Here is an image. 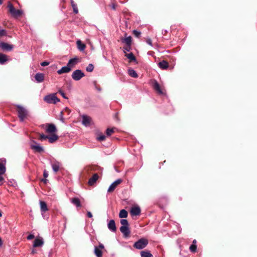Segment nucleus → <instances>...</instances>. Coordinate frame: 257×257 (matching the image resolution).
Masks as SVG:
<instances>
[{"instance_id":"4","label":"nucleus","mask_w":257,"mask_h":257,"mask_svg":"<svg viewBox=\"0 0 257 257\" xmlns=\"http://www.w3.org/2000/svg\"><path fill=\"white\" fill-rule=\"evenodd\" d=\"M42 127L45 128L46 133L50 134H54L57 131L56 126L53 123H46L43 124Z\"/></svg>"},{"instance_id":"36","label":"nucleus","mask_w":257,"mask_h":257,"mask_svg":"<svg viewBox=\"0 0 257 257\" xmlns=\"http://www.w3.org/2000/svg\"><path fill=\"white\" fill-rule=\"evenodd\" d=\"M121 226H128V223L126 219H123L120 220Z\"/></svg>"},{"instance_id":"53","label":"nucleus","mask_w":257,"mask_h":257,"mask_svg":"<svg viewBox=\"0 0 257 257\" xmlns=\"http://www.w3.org/2000/svg\"><path fill=\"white\" fill-rule=\"evenodd\" d=\"M196 243V240L195 239H194L193 241V244H195V243Z\"/></svg>"},{"instance_id":"43","label":"nucleus","mask_w":257,"mask_h":257,"mask_svg":"<svg viewBox=\"0 0 257 257\" xmlns=\"http://www.w3.org/2000/svg\"><path fill=\"white\" fill-rule=\"evenodd\" d=\"M147 43L151 46H153L152 40L150 38H147L146 40Z\"/></svg>"},{"instance_id":"16","label":"nucleus","mask_w":257,"mask_h":257,"mask_svg":"<svg viewBox=\"0 0 257 257\" xmlns=\"http://www.w3.org/2000/svg\"><path fill=\"white\" fill-rule=\"evenodd\" d=\"M44 244L43 239L42 238H37L33 244V246L35 247L42 246Z\"/></svg>"},{"instance_id":"19","label":"nucleus","mask_w":257,"mask_h":257,"mask_svg":"<svg viewBox=\"0 0 257 257\" xmlns=\"http://www.w3.org/2000/svg\"><path fill=\"white\" fill-rule=\"evenodd\" d=\"M78 63V59L77 58H74L73 59H71L69 60L67 63V65L71 68V69L75 66V65Z\"/></svg>"},{"instance_id":"45","label":"nucleus","mask_w":257,"mask_h":257,"mask_svg":"<svg viewBox=\"0 0 257 257\" xmlns=\"http://www.w3.org/2000/svg\"><path fill=\"white\" fill-rule=\"evenodd\" d=\"M35 237L34 235L33 234H30L27 236V239L28 240H31L33 239Z\"/></svg>"},{"instance_id":"28","label":"nucleus","mask_w":257,"mask_h":257,"mask_svg":"<svg viewBox=\"0 0 257 257\" xmlns=\"http://www.w3.org/2000/svg\"><path fill=\"white\" fill-rule=\"evenodd\" d=\"M127 212L125 210L122 209L119 212V217L120 218H126L127 216Z\"/></svg>"},{"instance_id":"1","label":"nucleus","mask_w":257,"mask_h":257,"mask_svg":"<svg viewBox=\"0 0 257 257\" xmlns=\"http://www.w3.org/2000/svg\"><path fill=\"white\" fill-rule=\"evenodd\" d=\"M8 8L9 10L10 13L11 15L14 17H19L21 16L23 12L22 10H16L13 5L11 3H9L8 5Z\"/></svg>"},{"instance_id":"12","label":"nucleus","mask_w":257,"mask_h":257,"mask_svg":"<svg viewBox=\"0 0 257 257\" xmlns=\"http://www.w3.org/2000/svg\"><path fill=\"white\" fill-rule=\"evenodd\" d=\"M131 214L132 216H137L141 213V209L138 206H134L131 209Z\"/></svg>"},{"instance_id":"31","label":"nucleus","mask_w":257,"mask_h":257,"mask_svg":"<svg viewBox=\"0 0 257 257\" xmlns=\"http://www.w3.org/2000/svg\"><path fill=\"white\" fill-rule=\"evenodd\" d=\"M123 42L125 43L127 46H131L132 43V38L131 36L126 37L123 40Z\"/></svg>"},{"instance_id":"10","label":"nucleus","mask_w":257,"mask_h":257,"mask_svg":"<svg viewBox=\"0 0 257 257\" xmlns=\"http://www.w3.org/2000/svg\"><path fill=\"white\" fill-rule=\"evenodd\" d=\"M104 248V245L100 243L98 246H95L94 253L97 257H102V252L101 249Z\"/></svg>"},{"instance_id":"51","label":"nucleus","mask_w":257,"mask_h":257,"mask_svg":"<svg viewBox=\"0 0 257 257\" xmlns=\"http://www.w3.org/2000/svg\"><path fill=\"white\" fill-rule=\"evenodd\" d=\"M111 8L112 9H113V10H115L116 9V7H115V5L113 4L112 5H111Z\"/></svg>"},{"instance_id":"2","label":"nucleus","mask_w":257,"mask_h":257,"mask_svg":"<svg viewBox=\"0 0 257 257\" xmlns=\"http://www.w3.org/2000/svg\"><path fill=\"white\" fill-rule=\"evenodd\" d=\"M44 100L48 103L56 104L60 101V99L57 97L56 94H51L46 96Z\"/></svg>"},{"instance_id":"56","label":"nucleus","mask_w":257,"mask_h":257,"mask_svg":"<svg viewBox=\"0 0 257 257\" xmlns=\"http://www.w3.org/2000/svg\"><path fill=\"white\" fill-rule=\"evenodd\" d=\"M2 216V212H0V217Z\"/></svg>"},{"instance_id":"37","label":"nucleus","mask_w":257,"mask_h":257,"mask_svg":"<svg viewBox=\"0 0 257 257\" xmlns=\"http://www.w3.org/2000/svg\"><path fill=\"white\" fill-rule=\"evenodd\" d=\"M189 249L191 252H195L197 249V246L196 244H192L190 245Z\"/></svg>"},{"instance_id":"22","label":"nucleus","mask_w":257,"mask_h":257,"mask_svg":"<svg viewBox=\"0 0 257 257\" xmlns=\"http://www.w3.org/2000/svg\"><path fill=\"white\" fill-rule=\"evenodd\" d=\"M154 89L157 91V92L160 94H162L163 93L159 84L155 81L153 84Z\"/></svg>"},{"instance_id":"47","label":"nucleus","mask_w":257,"mask_h":257,"mask_svg":"<svg viewBox=\"0 0 257 257\" xmlns=\"http://www.w3.org/2000/svg\"><path fill=\"white\" fill-rule=\"evenodd\" d=\"M130 46H128L126 48H124L123 49V52L124 53L126 54V51H130Z\"/></svg>"},{"instance_id":"35","label":"nucleus","mask_w":257,"mask_h":257,"mask_svg":"<svg viewBox=\"0 0 257 257\" xmlns=\"http://www.w3.org/2000/svg\"><path fill=\"white\" fill-rule=\"evenodd\" d=\"M94 69V66L92 64H89L86 67V70L87 72H91Z\"/></svg>"},{"instance_id":"18","label":"nucleus","mask_w":257,"mask_h":257,"mask_svg":"<svg viewBox=\"0 0 257 257\" xmlns=\"http://www.w3.org/2000/svg\"><path fill=\"white\" fill-rule=\"evenodd\" d=\"M40 205L41 211L42 215H43L44 213L46 212L48 210V209L46 203L43 201H40Z\"/></svg>"},{"instance_id":"25","label":"nucleus","mask_w":257,"mask_h":257,"mask_svg":"<svg viewBox=\"0 0 257 257\" xmlns=\"http://www.w3.org/2000/svg\"><path fill=\"white\" fill-rule=\"evenodd\" d=\"M77 45L78 49L81 51H83L86 47L85 45L82 43L80 40L77 41Z\"/></svg>"},{"instance_id":"3","label":"nucleus","mask_w":257,"mask_h":257,"mask_svg":"<svg viewBox=\"0 0 257 257\" xmlns=\"http://www.w3.org/2000/svg\"><path fill=\"white\" fill-rule=\"evenodd\" d=\"M148 244V241L146 238H141L136 242L134 246L137 249H141L145 248Z\"/></svg>"},{"instance_id":"30","label":"nucleus","mask_w":257,"mask_h":257,"mask_svg":"<svg viewBox=\"0 0 257 257\" xmlns=\"http://www.w3.org/2000/svg\"><path fill=\"white\" fill-rule=\"evenodd\" d=\"M125 56L130 60L133 61H136V59L132 53L128 54H125Z\"/></svg>"},{"instance_id":"49","label":"nucleus","mask_w":257,"mask_h":257,"mask_svg":"<svg viewBox=\"0 0 257 257\" xmlns=\"http://www.w3.org/2000/svg\"><path fill=\"white\" fill-rule=\"evenodd\" d=\"M4 178L3 177L0 176V186L2 185L3 183Z\"/></svg>"},{"instance_id":"44","label":"nucleus","mask_w":257,"mask_h":257,"mask_svg":"<svg viewBox=\"0 0 257 257\" xmlns=\"http://www.w3.org/2000/svg\"><path fill=\"white\" fill-rule=\"evenodd\" d=\"M49 62L47 61H44L41 63V65L42 66H46L49 64Z\"/></svg>"},{"instance_id":"52","label":"nucleus","mask_w":257,"mask_h":257,"mask_svg":"<svg viewBox=\"0 0 257 257\" xmlns=\"http://www.w3.org/2000/svg\"><path fill=\"white\" fill-rule=\"evenodd\" d=\"M42 181H43L44 183H46L48 180L46 179V178H45L42 179Z\"/></svg>"},{"instance_id":"39","label":"nucleus","mask_w":257,"mask_h":257,"mask_svg":"<svg viewBox=\"0 0 257 257\" xmlns=\"http://www.w3.org/2000/svg\"><path fill=\"white\" fill-rule=\"evenodd\" d=\"M40 140H41V141L45 140L46 139H48V137H49L48 136L45 135L43 134H40Z\"/></svg>"},{"instance_id":"55","label":"nucleus","mask_w":257,"mask_h":257,"mask_svg":"<svg viewBox=\"0 0 257 257\" xmlns=\"http://www.w3.org/2000/svg\"><path fill=\"white\" fill-rule=\"evenodd\" d=\"M3 0H0V5H2L3 4Z\"/></svg>"},{"instance_id":"40","label":"nucleus","mask_w":257,"mask_h":257,"mask_svg":"<svg viewBox=\"0 0 257 257\" xmlns=\"http://www.w3.org/2000/svg\"><path fill=\"white\" fill-rule=\"evenodd\" d=\"M133 34L134 35L137 37H139L141 35V32L139 31H138L137 30H134L133 31Z\"/></svg>"},{"instance_id":"14","label":"nucleus","mask_w":257,"mask_h":257,"mask_svg":"<svg viewBox=\"0 0 257 257\" xmlns=\"http://www.w3.org/2000/svg\"><path fill=\"white\" fill-rule=\"evenodd\" d=\"M91 121V118L87 115L82 116V124L85 126H88L90 125Z\"/></svg>"},{"instance_id":"26","label":"nucleus","mask_w":257,"mask_h":257,"mask_svg":"<svg viewBox=\"0 0 257 257\" xmlns=\"http://www.w3.org/2000/svg\"><path fill=\"white\" fill-rule=\"evenodd\" d=\"M7 61V56L5 54L0 53V64H4Z\"/></svg>"},{"instance_id":"9","label":"nucleus","mask_w":257,"mask_h":257,"mask_svg":"<svg viewBox=\"0 0 257 257\" xmlns=\"http://www.w3.org/2000/svg\"><path fill=\"white\" fill-rule=\"evenodd\" d=\"M51 165L55 173H57L60 169L62 166L61 163L57 161H51Z\"/></svg>"},{"instance_id":"8","label":"nucleus","mask_w":257,"mask_h":257,"mask_svg":"<svg viewBox=\"0 0 257 257\" xmlns=\"http://www.w3.org/2000/svg\"><path fill=\"white\" fill-rule=\"evenodd\" d=\"M14 48V46L7 43L0 42V49L3 51H10Z\"/></svg>"},{"instance_id":"38","label":"nucleus","mask_w":257,"mask_h":257,"mask_svg":"<svg viewBox=\"0 0 257 257\" xmlns=\"http://www.w3.org/2000/svg\"><path fill=\"white\" fill-rule=\"evenodd\" d=\"M114 132V131H113V129L112 128H107L106 130V135L108 136H110V135H111V134Z\"/></svg>"},{"instance_id":"17","label":"nucleus","mask_w":257,"mask_h":257,"mask_svg":"<svg viewBox=\"0 0 257 257\" xmlns=\"http://www.w3.org/2000/svg\"><path fill=\"white\" fill-rule=\"evenodd\" d=\"M108 229L112 232H115L116 230L115 221L114 220H110L108 223Z\"/></svg>"},{"instance_id":"27","label":"nucleus","mask_w":257,"mask_h":257,"mask_svg":"<svg viewBox=\"0 0 257 257\" xmlns=\"http://www.w3.org/2000/svg\"><path fill=\"white\" fill-rule=\"evenodd\" d=\"M71 202L75 204L77 207H81V205L79 198H74L72 199Z\"/></svg>"},{"instance_id":"46","label":"nucleus","mask_w":257,"mask_h":257,"mask_svg":"<svg viewBox=\"0 0 257 257\" xmlns=\"http://www.w3.org/2000/svg\"><path fill=\"white\" fill-rule=\"evenodd\" d=\"M48 175H49V174H48V171H47L46 170H44V174H43L44 177L45 178H47V177H48Z\"/></svg>"},{"instance_id":"7","label":"nucleus","mask_w":257,"mask_h":257,"mask_svg":"<svg viewBox=\"0 0 257 257\" xmlns=\"http://www.w3.org/2000/svg\"><path fill=\"white\" fill-rule=\"evenodd\" d=\"M30 146L31 148L36 152L42 153L44 151L43 147L41 146L39 144L35 141H33Z\"/></svg>"},{"instance_id":"20","label":"nucleus","mask_w":257,"mask_h":257,"mask_svg":"<svg viewBox=\"0 0 257 257\" xmlns=\"http://www.w3.org/2000/svg\"><path fill=\"white\" fill-rule=\"evenodd\" d=\"M99 176L97 174H94L91 178H90L88 181V184L89 185H93L96 181L98 180Z\"/></svg>"},{"instance_id":"21","label":"nucleus","mask_w":257,"mask_h":257,"mask_svg":"<svg viewBox=\"0 0 257 257\" xmlns=\"http://www.w3.org/2000/svg\"><path fill=\"white\" fill-rule=\"evenodd\" d=\"M35 78L38 83H41L44 80V75L43 73H38L35 75Z\"/></svg>"},{"instance_id":"50","label":"nucleus","mask_w":257,"mask_h":257,"mask_svg":"<svg viewBox=\"0 0 257 257\" xmlns=\"http://www.w3.org/2000/svg\"><path fill=\"white\" fill-rule=\"evenodd\" d=\"M87 216L89 218L92 217V213L89 211L87 212Z\"/></svg>"},{"instance_id":"41","label":"nucleus","mask_w":257,"mask_h":257,"mask_svg":"<svg viewBox=\"0 0 257 257\" xmlns=\"http://www.w3.org/2000/svg\"><path fill=\"white\" fill-rule=\"evenodd\" d=\"M105 139V136L103 135H99L98 137H97V140L100 141H104Z\"/></svg>"},{"instance_id":"23","label":"nucleus","mask_w":257,"mask_h":257,"mask_svg":"<svg viewBox=\"0 0 257 257\" xmlns=\"http://www.w3.org/2000/svg\"><path fill=\"white\" fill-rule=\"evenodd\" d=\"M158 65L162 69H166L169 66L168 62L164 60L158 63Z\"/></svg>"},{"instance_id":"24","label":"nucleus","mask_w":257,"mask_h":257,"mask_svg":"<svg viewBox=\"0 0 257 257\" xmlns=\"http://www.w3.org/2000/svg\"><path fill=\"white\" fill-rule=\"evenodd\" d=\"M58 139V136L54 134H52L51 136H49L48 137V141L50 143H53L55 142H56Z\"/></svg>"},{"instance_id":"29","label":"nucleus","mask_w":257,"mask_h":257,"mask_svg":"<svg viewBox=\"0 0 257 257\" xmlns=\"http://www.w3.org/2000/svg\"><path fill=\"white\" fill-rule=\"evenodd\" d=\"M141 255V257H153V255L148 251H142Z\"/></svg>"},{"instance_id":"6","label":"nucleus","mask_w":257,"mask_h":257,"mask_svg":"<svg viewBox=\"0 0 257 257\" xmlns=\"http://www.w3.org/2000/svg\"><path fill=\"white\" fill-rule=\"evenodd\" d=\"M84 76V73L79 69L75 70L72 74V78L75 81L80 80Z\"/></svg>"},{"instance_id":"54","label":"nucleus","mask_w":257,"mask_h":257,"mask_svg":"<svg viewBox=\"0 0 257 257\" xmlns=\"http://www.w3.org/2000/svg\"><path fill=\"white\" fill-rule=\"evenodd\" d=\"M32 252L33 253H35L36 252V251L34 249H33V250H32Z\"/></svg>"},{"instance_id":"42","label":"nucleus","mask_w":257,"mask_h":257,"mask_svg":"<svg viewBox=\"0 0 257 257\" xmlns=\"http://www.w3.org/2000/svg\"><path fill=\"white\" fill-rule=\"evenodd\" d=\"M7 35V32L5 30L0 29V37L6 36Z\"/></svg>"},{"instance_id":"15","label":"nucleus","mask_w":257,"mask_h":257,"mask_svg":"<svg viewBox=\"0 0 257 257\" xmlns=\"http://www.w3.org/2000/svg\"><path fill=\"white\" fill-rule=\"evenodd\" d=\"M71 70V68H70L67 65V66H64L62 67L60 69L58 70L57 73L59 74H62L63 73H69Z\"/></svg>"},{"instance_id":"34","label":"nucleus","mask_w":257,"mask_h":257,"mask_svg":"<svg viewBox=\"0 0 257 257\" xmlns=\"http://www.w3.org/2000/svg\"><path fill=\"white\" fill-rule=\"evenodd\" d=\"M6 172V167L4 164L0 163V175L4 174Z\"/></svg>"},{"instance_id":"5","label":"nucleus","mask_w":257,"mask_h":257,"mask_svg":"<svg viewBox=\"0 0 257 257\" xmlns=\"http://www.w3.org/2000/svg\"><path fill=\"white\" fill-rule=\"evenodd\" d=\"M17 106L18 108V116H19L21 121H23L27 115V113H28L27 111L23 106H21L19 105H18Z\"/></svg>"},{"instance_id":"33","label":"nucleus","mask_w":257,"mask_h":257,"mask_svg":"<svg viewBox=\"0 0 257 257\" xmlns=\"http://www.w3.org/2000/svg\"><path fill=\"white\" fill-rule=\"evenodd\" d=\"M71 6L73 8V11L75 14H77L78 13V9L77 8L76 4L74 3V2L73 0L71 1Z\"/></svg>"},{"instance_id":"48","label":"nucleus","mask_w":257,"mask_h":257,"mask_svg":"<svg viewBox=\"0 0 257 257\" xmlns=\"http://www.w3.org/2000/svg\"><path fill=\"white\" fill-rule=\"evenodd\" d=\"M59 93L61 94V95L66 99H67L68 98L66 96L64 92L62 91H59Z\"/></svg>"},{"instance_id":"32","label":"nucleus","mask_w":257,"mask_h":257,"mask_svg":"<svg viewBox=\"0 0 257 257\" xmlns=\"http://www.w3.org/2000/svg\"><path fill=\"white\" fill-rule=\"evenodd\" d=\"M128 74L129 75L134 77V78H137L138 77V75L137 73V72H136V71H135L133 69H130L128 70Z\"/></svg>"},{"instance_id":"11","label":"nucleus","mask_w":257,"mask_h":257,"mask_svg":"<svg viewBox=\"0 0 257 257\" xmlns=\"http://www.w3.org/2000/svg\"><path fill=\"white\" fill-rule=\"evenodd\" d=\"M122 182V180L120 179H118L115 181L114 182H113L109 187L107 192H111L114 190L116 186L120 184Z\"/></svg>"},{"instance_id":"13","label":"nucleus","mask_w":257,"mask_h":257,"mask_svg":"<svg viewBox=\"0 0 257 257\" xmlns=\"http://www.w3.org/2000/svg\"><path fill=\"white\" fill-rule=\"evenodd\" d=\"M120 231L125 237L128 236L130 234V231L128 226H121Z\"/></svg>"},{"instance_id":"57","label":"nucleus","mask_w":257,"mask_h":257,"mask_svg":"<svg viewBox=\"0 0 257 257\" xmlns=\"http://www.w3.org/2000/svg\"><path fill=\"white\" fill-rule=\"evenodd\" d=\"M98 90L99 91H100V90H101V89H100V88H98Z\"/></svg>"}]
</instances>
